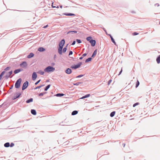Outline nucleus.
<instances>
[{
  "label": "nucleus",
  "mask_w": 160,
  "mask_h": 160,
  "mask_svg": "<svg viewBox=\"0 0 160 160\" xmlns=\"http://www.w3.org/2000/svg\"><path fill=\"white\" fill-rule=\"evenodd\" d=\"M51 85L49 84L48 85L44 88V90L47 91L50 87Z\"/></svg>",
  "instance_id": "nucleus-26"
},
{
  "label": "nucleus",
  "mask_w": 160,
  "mask_h": 160,
  "mask_svg": "<svg viewBox=\"0 0 160 160\" xmlns=\"http://www.w3.org/2000/svg\"><path fill=\"white\" fill-rule=\"evenodd\" d=\"M13 87V85H12L10 88V89H12Z\"/></svg>",
  "instance_id": "nucleus-55"
},
{
  "label": "nucleus",
  "mask_w": 160,
  "mask_h": 160,
  "mask_svg": "<svg viewBox=\"0 0 160 160\" xmlns=\"http://www.w3.org/2000/svg\"><path fill=\"white\" fill-rule=\"evenodd\" d=\"M44 86V85H41L40 86H37L34 88V89L36 90L38 89H39V88H41V87H42Z\"/></svg>",
  "instance_id": "nucleus-29"
},
{
  "label": "nucleus",
  "mask_w": 160,
  "mask_h": 160,
  "mask_svg": "<svg viewBox=\"0 0 160 160\" xmlns=\"http://www.w3.org/2000/svg\"><path fill=\"white\" fill-rule=\"evenodd\" d=\"M76 41L78 43H80L82 42L81 41L80 39H77Z\"/></svg>",
  "instance_id": "nucleus-36"
},
{
  "label": "nucleus",
  "mask_w": 160,
  "mask_h": 160,
  "mask_svg": "<svg viewBox=\"0 0 160 160\" xmlns=\"http://www.w3.org/2000/svg\"><path fill=\"white\" fill-rule=\"evenodd\" d=\"M123 147H124L125 145V143H123Z\"/></svg>",
  "instance_id": "nucleus-59"
},
{
  "label": "nucleus",
  "mask_w": 160,
  "mask_h": 160,
  "mask_svg": "<svg viewBox=\"0 0 160 160\" xmlns=\"http://www.w3.org/2000/svg\"><path fill=\"white\" fill-rule=\"evenodd\" d=\"M10 68H11L10 67H8L4 69V71H7L9 70H10Z\"/></svg>",
  "instance_id": "nucleus-34"
},
{
  "label": "nucleus",
  "mask_w": 160,
  "mask_h": 160,
  "mask_svg": "<svg viewBox=\"0 0 160 160\" xmlns=\"http://www.w3.org/2000/svg\"><path fill=\"white\" fill-rule=\"evenodd\" d=\"M33 98H31L30 99H28V100H27L26 101V102L27 103H30V102H33Z\"/></svg>",
  "instance_id": "nucleus-17"
},
{
  "label": "nucleus",
  "mask_w": 160,
  "mask_h": 160,
  "mask_svg": "<svg viewBox=\"0 0 160 160\" xmlns=\"http://www.w3.org/2000/svg\"><path fill=\"white\" fill-rule=\"evenodd\" d=\"M64 95V94L63 93H58L56 94L55 96L57 97H61Z\"/></svg>",
  "instance_id": "nucleus-30"
},
{
  "label": "nucleus",
  "mask_w": 160,
  "mask_h": 160,
  "mask_svg": "<svg viewBox=\"0 0 160 160\" xmlns=\"http://www.w3.org/2000/svg\"><path fill=\"white\" fill-rule=\"evenodd\" d=\"M92 58H88V59H87L86 60H85V62L86 63H87V62H90V61H91V60H92Z\"/></svg>",
  "instance_id": "nucleus-27"
},
{
  "label": "nucleus",
  "mask_w": 160,
  "mask_h": 160,
  "mask_svg": "<svg viewBox=\"0 0 160 160\" xmlns=\"http://www.w3.org/2000/svg\"><path fill=\"white\" fill-rule=\"evenodd\" d=\"M138 102H137V103H134V104L133 105V107H135L136 105H138Z\"/></svg>",
  "instance_id": "nucleus-45"
},
{
  "label": "nucleus",
  "mask_w": 160,
  "mask_h": 160,
  "mask_svg": "<svg viewBox=\"0 0 160 160\" xmlns=\"http://www.w3.org/2000/svg\"><path fill=\"white\" fill-rule=\"evenodd\" d=\"M156 61L158 64L160 63V55H159L156 59Z\"/></svg>",
  "instance_id": "nucleus-22"
},
{
  "label": "nucleus",
  "mask_w": 160,
  "mask_h": 160,
  "mask_svg": "<svg viewBox=\"0 0 160 160\" xmlns=\"http://www.w3.org/2000/svg\"><path fill=\"white\" fill-rule=\"evenodd\" d=\"M159 24H160V22H159Z\"/></svg>",
  "instance_id": "nucleus-61"
},
{
  "label": "nucleus",
  "mask_w": 160,
  "mask_h": 160,
  "mask_svg": "<svg viewBox=\"0 0 160 160\" xmlns=\"http://www.w3.org/2000/svg\"><path fill=\"white\" fill-rule=\"evenodd\" d=\"M78 113V111L76 110L73 111L72 113V115H74L77 114Z\"/></svg>",
  "instance_id": "nucleus-23"
},
{
  "label": "nucleus",
  "mask_w": 160,
  "mask_h": 160,
  "mask_svg": "<svg viewBox=\"0 0 160 160\" xmlns=\"http://www.w3.org/2000/svg\"><path fill=\"white\" fill-rule=\"evenodd\" d=\"M31 113L33 115H36L37 114V112L36 110L34 109H32L31 110Z\"/></svg>",
  "instance_id": "nucleus-19"
},
{
  "label": "nucleus",
  "mask_w": 160,
  "mask_h": 160,
  "mask_svg": "<svg viewBox=\"0 0 160 160\" xmlns=\"http://www.w3.org/2000/svg\"><path fill=\"white\" fill-rule=\"evenodd\" d=\"M48 26V25H46V26H45L43 27V28H47V27Z\"/></svg>",
  "instance_id": "nucleus-52"
},
{
  "label": "nucleus",
  "mask_w": 160,
  "mask_h": 160,
  "mask_svg": "<svg viewBox=\"0 0 160 160\" xmlns=\"http://www.w3.org/2000/svg\"><path fill=\"white\" fill-rule=\"evenodd\" d=\"M21 82L22 79L21 78H19L16 81L15 85L16 88H20Z\"/></svg>",
  "instance_id": "nucleus-2"
},
{
  "label": "nucleus",
  "mask_w": 160,
  "mask_h": 160,
  "mask_svg": "<svg viewBox=\"0 0 160 160\" xmlns=\"http://www.w3.org/2000/svg\"><path fill=\"white\" fill-rule=\"evenodd\" d=\"M72 53H73L72 52V51H71L69 52V53L68 55L70 56V55H72Z\"/></svg>",
  "instance_id": "nucleus-42"
},
{
  "label": "nucleus",
  "mask_w": 160,
  "mask_h": 160,
  "mask_svg": "<svg viewBox=\"0 0 160 160\" xmlns=\"http://www.w3.org/2000/svg\"><path fill=\"white\" fill-rule=\"evenodd\" d=\"M56 8H59V7L58 6H56Z\"/></svg>",
  "instance_id": "nucleus-60"
},
{
  "label": "nucleus",
  "mask_w": 160,
  "mask_h": 160,
  "mask_svg": "<svg viewBox=\"0 0 160 160\" xmlns=\"http://www.w3.org/2000/svg\"><path fill=\"white\" fill-rule=\"evenodd\" d=\"M75 43H76V41H74L72 42V44H71V45H73L75 44Z\"/></svg>",
  "instance_id": "nucleus-44"
},
{
  "label": "nucleus",
  "mask_w": 160,
  "mask_h": 160,
  "mask_svg": "<svg viewBox=\"0 0 160 160\" xmlns=\"http://www.w3.org/2000/svg\"><path fill=\"white\" fill-rule=\"evenodd\" d=\"M60 7L61 8H62V5H60Z\"/></svg>",
  "instance_id": "nucleus-57"
},
{
  "label": "nucleus",
  "mask_w": 160,
  "mask_h": 160,
  "mask_svg": "<svg viewBox=\"0 0 160 160\" xmlns=\"http://www.w3.org/2000/svg\"><path fill=\"white\" fill-rule=\"evenodd\" d=\"M53 3H52V8H56V6H53Z\"/></svg>",
  "instance_id": "nucleus-50"
},
{
  "label": "nucleus",
  "mask_w": 160,
  "mask_h": 160,
  "mask_svg": "<svg viewBox=\"0 0 160 160\" xmlns=\"http://www.w3.org/2000/svg\"><path fill=\"white\" fill-rule=\"evenodd\" d=\"M42 93H43V95H44V94H46L47 93V92H44Z\"/></svg>",
  "instance_id": "nucleus-54"
},
{
  "label": "nucleus",
  "mask_w": 160,
  "mask_h": 160,
  "mask_svg": "<svg viewBox=\"0 0 160 160\" xmlns=\"http://www.w3.org/2000/svg\"><path fill=\"white\" fill-rule=\"evenodd\" d=\"M90 94H87L84 96H83L80 99H84V98H86L89 97H90Z\"/></svg>",
  "instance_id": "nucleus-21"
},
{
  "label": "nucleus",
  "mask_w": 160,
  "mask_h": 160,
  "mask_svg": "<svg viewBox=\"0 0 160 160\" xmlns=\"http://www.w3.org/2000/svg\"><path fill=\"white\" fill-rule=\"evenodd\" d=\"M82 82H78L76 83H73V84L74 85L78 86L80 84H82Z\"/></svg>",
  "instance_id": "nucleus-31"
},
{
  "label": "nucleus",
  "mask_w": 160,
  "mask_h": 160,
  "mask_svg": "<svg viewBox=\"0 0 160 160\" xmlns=\"http://www.w3.org/2000/svg\"><path fill=\"white\" fill-rule=\"evenodd\" d=\"M55 70V68L50 66H48L44 69V71L46 72H53Z\"/></svg>",
  "instance_id": "nucleus-1"
},
{
  "label": "nucleus",
  "mask_w": 160,
  "mask_h": 160,
  "mask_svg": "<svg viewBox=\"0 0 160 160\" xmlns=\"http://www.w3.org/2000/svg\"><path fill=\"white\" fill-rule=\"evenodd\" d=\"M41 81V80L40 79L39 80H38V81H37L35 83V85H37Z\"/></svg>",
  "instance_id": "nucleus-40"
},
{
  "label": "nucleus",
  "mask_w": 160,
  "mask_h": 160,
  "mask_svg": "<svg viewBox=\"0 0 160 160\" xmlns=\"http://www.w3.org/2000/svg\"><path fill=\"white\" fill-rule=\"evenodd\" d=\"M83 58V57L82 56V57H80V58H79V59L80 60H81Z\"/></svg>",
  "instance_id": "nucleus-53"
},
{
  "label": "nucleus",
  "mask_w": 160,
  "mask_h": 160,
  "mask_svg": "<svg viewBox=\"0 0 160 160\" xmlns=\"http://www.w3.org/2000/svg\"><path fill=\"white\" fill-rule=\"evenodd\" d=\"M108 36H110V37L111 39V40L112 41V42L115 45H116V42H115L114 39H113V38L112 36V35L110 34H108Z\"/></svg>",
  "instance_id": "nucleus-14"
},
{
  "label": "nucleus",
  "mask_w": 160,
  "mask_h": 160,
  "mask_svg": "<svg viewBox=\"0 0 160 160\" xmlns=\"http://www.w3.org/2000/svg\"><path fill=\"white\" fill-rule=\"evenodd\" d=\"M39 72L40 73V74L42 75H43L44 73V72L43 71H39Z\"/></svg>",
  "instance_id": "nucleus-37"
},
{
  "label": "nucleus",
  "mask_w": 160,
  "mask_h": 160,
  "mask_svg": "<svg viewBox=\"0 0 160 160\" xmlns=\"http://www.w3.org/2000/svg\"><path fill=\"white\" fill-rule=\"evenodd\" d=\"M87 55V54L86 53H84L82 54V56L83 57L85 56H86Z\"/></svg>",
  "instance_id": "nucleus-47"
},
{
  "label": "nucleus",
  "mask_w": 160,
  "mask_h": 160,
  "mask_svg": "<svg viewBox=\"0 0 160 160\" xmlns=\"http://www.w3.org/2000/svg\"><path fill=\"white\" fill-rule=\"evenodd\" d=\"M64 15L67 16H75V14L72 13H65L64 14Z\"/></svg>",
  "instance_id": "nucleus-16"
},
{
  "label": "nucleus",
  "mask_w": 160,
  "mask_h": 160,
  "mask_svg": "<svg viewBox=\"0 0 160 160\" xmlns=\"http://www.w3.org/2000/svg\"><path fill=\"white\" fill-rule=\"evenodd\" d=\"M68 44L66 46V47H64L63 48L62 51V52H63V53H64L66 52L67 50V47L68 46Z\"/></svg>",
  "instance_id": "nucleus-28"
},
{
  "label": "nucleus",
  "mask_w": 160,
  "mask_h": 160,
  "mask_svg": "<svg viewBox=\"0 0 160 160\" xmlns=\"http://www.w3.org/2000/svg\"><path fill=\"white\" fill-rule=\"evenodd\" d=\"M138 34V33L137 32H134L132 34L133 35H136Z\"/></svg>",
  "instance_id": "nucleus-41"
},
{
  "label": "nucleus",
  "mask_w": 160,
  "mask_h": 160,
  "mask_svg": "<svg viewBox=\"0 0 160 160\" xmlns=\"http://www.w3.org/2000/svg\"><path fill=\"white\" fill-rule=\"evenodd\" d=\"M43 95V93L42 92H41V93H40L39 95H38V96H42Z\"/></svg>",
  "instance_id": "nucleus-43"
},
{
  "label": "nucleus",
  "mask_w": 160,
  "mask_h": 160,
  "mask_svg": "<svg viewBox=\"0 0 160 160\" xmlns=\"http://www.w3.org/2000/svg\"><path fill=\"white\" fill-rule=\"evenodd\" d=\"M56 58H57L56 55V54L54 55V58H53L54 59H55Z\"/></svg>",
  "instance_id": "nucleus-48"
},
{
  "label": "nucleus",
  "mask_w": 160,
  "mask_h": 160,
  "mask_svg": "<svg viewBox=\"0 0 160 160\" xmlns=\"http://www.w3.org/2000/svg\"><path fill=\"white\" fill-rule=\"evenodd\" d=\"M34 56V54L33 53L31 52L30 53L29 55H28L27 56V58H30L32 57H33Z\"/></svg>",
  "instance_id": "nucleus-18"
},
{
  "label": "nucleus",
  "mask_w": 160,
  "mask_h": 160,
  "mask_svg": "<svg viewBox=\"0 0 160 160\" xmlns=\"http://www.w3.org/2000/svg\"><path fill=\"white\" fill-rule=\"evenodd\" d=\"M97 53V50L96 49L94 51L93 54H92L91 57L92 58L94 57L95 55H96Z\"/></svg>",
  "instance_id": "nucleus-20"
},
{
  "label": "nucleus",
  "mask_w": 160,
  "mask_h": 160,
  "mask_svg": "<svg viewBox=\"0 0 160 160\" xmlns=\"http://www.w3.org/2000/svg\"><path fill=\"white\" fill-rule=\"evenodd\" d=\"M103 30H104V31H105V32L106 34L107 35H108V34L107 33V32H106V30L105 29H104V28H103Z\"/></svg>",
  "instance_id": "nucleus-51"
},
{
  "label": "nucleus",
  "mask_w": 160,
  "mask_h": 160,
  "mask_svg": "<svg viewBox=\"0 0 160 160\" xmlns=\"http://www.w3.org/2000/svg\"><path fill=\"white\" fill-rule=\"evenodd\" d=\"M12 71H11L9 72L8 73L4 76L5 79H7L8 78H9L10 77V76L12 74ZM12 77V76L10 77V78H11Z\"/></svg>",
  "instance_id": "nucleus-7"
},
{
  "label": "nucleus",
  "mask_w": 160,
  "mask_h": 160,
  "mask_svg": "<svg viewBox=\"0 0 160 160\" xmlns=\"http://www.w3.org/2000/svg\"><path fill=\"white\" fill-rule=\"evenodd\" d=\"M22 71L23 69H22V68H19L18 69L15 70L14 71V73L15 74H16Z\"/></svg>",
  "instance_id": "nucleus-13"
},
{
  "label": "nucleus",
  "mask_w": 160,
  "mask_h": 160,
  "mask_svg": "<svg viewBox=\"0 0 160 160\" xmlns=\"http://www.w3.org/2000/svg\"><path fill=\"white\" fill-rule=\"evenodd\" d=\"M122 72V68L121 70L120 71V72L119 73V74H118V75H120L121 73Z\"/></svg>",
  "instance_id": "nucleus-49"
},
{
  "label": "nucleus",
  "mask_w": 160,
  "mask_h": 160,
  "mask_svg": "<svg viewBox=\"0 0 160 160\" xmlns=\"http://www.w3.org/2000/svg\"><path fill=\"white\" fill-rule=\"evenodd\" d=\"M20 66L23 68H26L28 66V64L26 61H24L20 64Z\"/></svg>",
  "instance_id": "nucleus-5"
},
{
  "label": "nucleus",
  "mask_w": 160,
  "mask_h": 160,
  "mask_svg": "<svg viewBox=\"0 0 160 160\" xmlns=\"http://www.w3.org/2000/svg\"><path fill=\"white\" fill-rule=\"evenodd\" d=\"M28 81H26L23 84L22 87V90H23L26 89L28 86Z\"/></svg>",
  "instance_id": "nucleus-6"
},
{
  "label": "nucleus",
  "mask_w": 160,
  "mask_h": 160,
  "mask_svg": "<svg viewBox=\"0 0 160 160\" xmlns=\"http://www.w3.org/2000/svg\"><path fill=\"white\" fill-rule=\"evenodd\" d=\"M3 105V104H2V105H0V108H1L2 107Z\"/></svg>",
  "instance_id": "nucleus-58"
},
{
  "label": "nucleus",
  "mask_w": 160,
  "mask_h": 160,
  "mask_svg": "<svg viewBox=\"0 0 160 160\" xmlns=\"http://www.w3.org/2000/svg\"><path fill=\"white\" fill-rule=\"evenodd\" d=\"M92 38L91 37H90V36L88 37L86 39L87 41H89V42H90V40L92 39H91Z\"/></svg>",
  "instance_id": "nucleus-33"
},
{
  "label": "nucleus",
  "mask_w": 160,
  "mask_h": 160,
  "mask_svg": "<svg viewBox=\"0 0 160 160\" xmlns=\"http://www.w3.org/2000/svg\"><path fill=\"white\" fill-rule=\"evenodd\" d=\"M115 112H116L115 111H113L112 112H111L110 114V116L111 117H113L114 116Z\"/></svg>",
  "instance_id": "nucleus-24"
},
{
  "label": "nucleus",
  "mask_w": 160,
  "mask_h": 160,
  "mask_svg": "<svg viewBox=\"0 0 160 160\" xmlns=\"http://www.w3.org/2000/svg\"><path fill=\"white\" fill-rule=\"evenodd\" d=\"M65 41L64 39H62L61 41L59 43V46H62V47H63L64 45L65 44Z\"/></svg>",
  "instance_id": "nucleus-8"
},
{
  "label": "nucleus",
  "mask_w": 160,
  "mask_h": 160,
  "mask_svg": "<svg viewBox=\"0 0 160 160\" xmlns=\"http://www.w3.org/2000/svg\"><path fill=\"white\" fill-rule=\"evenodd\" d=\"M55 64L54 63H52V65H54Z\"/></svg>",
  "instance_id": "nucleus-56"
},
{
  "label": "nucleus",
  "mask_w": 160,
  "mask_h": 160,
  "mask_svg": "<svg viewBox=\"0 0 160 160\" xmlns=\"http://www.w3.org/2000/svg\"><path fill=\"white\" fill-rule=\"evenodd\" d=\"M63 47L62 46H59L58 49V52L60 55L62 54V49Z\"/></svg>",
  "instance_id": "nucleus-11"
},
{
  "label": "nucleus",
  "mask_w": 160,
  "mask_h": 160,
  "mask_svg": "<svg viewBox=\"0 0 160 160\" xmlns=\"http://www.w3.org/2000/svg\"><path fill=\"white\" fill-rule=\"evenodd\" d=\"M21 95V93L20 92H16L14 94V96L12 97V99L13 100H15L18 98Z\"/></svg>",
  "instance_id": "nucleus-4"
},
{
  "label": "nucleus",
  "mask_w": 160,
  "mask_h": 160,
  "mask_svg": "<svg viewBox=\"0 0 160 160\" xmlns=\"http://www.w3.org/2000/svg\"><path fill=\"white\" fill-rule=\"evenodd\" d=\"M65 72L67 74H70L72 72L71 69L70 68H67L65 71Z\"/></svg>",
  "instance_id": "nucleus-12"
},
{
  "label": "nucleus",
  "mask_w": 160,
  "mask_h": 160,
  "mask_svg": "<svg viewBox=\"0 0 160 160\" xmlns=\"http://www.w3.org/2000/svg\"><path fill=\"white\" fill-rule=\"evenodd\" d=\"M37 77V74L35 72H34L32 75V79L33 80H35Z\"/></svg>",
  "instance_id": "nucleus-9"
},
{
  "label": "nucleus",
  "mask_w": 160,
  "mask_h": 160,
  "mask_svg": "<svg viewBox=\"0 0 160 160\" xmlns=\"http://www.w3.org/2000/svg\"><path fill=\"white\" fill-rule=\"evenodd\" d=\"M111 82H112V80L111 79L109 80L108 82V84L109 85L110 83Z\"/></svg>",
  "instance_id": "nucleus-46"
},
{
  "label": "nucleus",
  "mask_w": 160,
  "mask_h": 160,
  "mask_svg": "<svg viewBox=\"0 0 160 160\" xmlns=\"http://www.w3.org/2000/svg\"><path fill=\"white\" fill-rule=\"evenodd\" d=\"M10 146V143L9 142H6L4 144V146L5 147L8 148Z\"/></svg>",
  "instance_id": "nucleus-25"
},
{
  "label": "nucleus",
  "mask_w": 160,
  "mask_h": 160,
  "mask_svg": "<svg viewBox=\"0 0 160 160\" xmlns=\"http://www.w3.org/2000/svg\"><path fill=\"white\" fill-rule=\"evenodd\" d=\"M139 85V81L138 80H137V82H136V86H135L136 88H137L138 86Z\"/></svg>",
  "instance_id": "nucleus-35"
},
{
  "label": "nucleus",
  "mask_w": 160,
  "mask_h": 160,
  "mask_svg": "<svg viewBox=\"0 0 160 160\" xmlns=\"http://www.w3.org/2000/svg\"><path fill=\"white\" fill-rule=\"evenodd\" d=\"M84 75H79L77 76L76 77V78H81V77H83Z\"/></svg>",
  "instance_id": "nucleus-39"
},
{
  "label": "nucleus",
  "mask_w": 160,
  "mask_h": 160,
  "mask_svg": "<svg viewBox=\"0 0 160 160\" xmlns=\"http://www.w3.org/2000/svg\"><path fill=\"white\" fill-rule=\"evenodd\" d=\"M89 42L91 44V45L92 47H94L95 46L96 42L95 40L92 39L90 40Z\"/></svg>",
  "instance_id": "nucleus-10"
},
{
  "label": "nucleus",
  "mask_w": 160,
  "mask_h": 160,
  "mask_svg": "<svg viewBox=\"0 0 160 160\" xmlns=\"http://www.w3.org/2000/svg\"><path fill=\"white\" fill-rule=\"evenodd\" d=\"M77 32L76 31H69L68 33L67 34H69L70 33H77Z\"/></svg>",
  "instance_id": "nucleus-32"
},
{
  "label": "nucleus",
  "mask_w": 160,
  "mask_h": 160,
  "mask_svg": "<svg viewBox=\"0 0 160 160\" xmlns=\"http://www.w3.org/2000/svg\"><path fill=\"white\" fill-rule=\"evenodd\" d=\"M14 145V143L12 142L10 144V146L11 147H13Z\"/></svg>",
  "instance_id": "nucleus-38"
},
{
  "label": "nucleus",
  "mask_w": 160,
  "mask_h": 160,
  "mask_svg": "<svg viewBox=\"0 0 160 160\" xmlns=\"http://www.w3.org/2000/svg\"><path fill=\"white\" fill-rule=\"evenodd\" d=\"M38 50L40 52H42L44 51L45 50V49L43 47H40L38 48Z\"/></svg>",
  "instance_id": "nucleus-15"
},
{
  "label": "nucleus",
  "mask_w": 160,
  "mask_h": 160,
  "mask_svg": "<svg viewBox=\"0 0 160 160\" xmlns=\"http://www.w3.org/2000/svg\"><path fill=\"white\" fill-rule=\"evenodd\" d=\"M82 62H79L77 65L71 66L70 68L72 69H76L79 68L82 64Z\"/></svg>",
  "instance_id": "nucleus-3"
}]
</instances>
